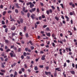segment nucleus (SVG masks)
<instances>
[{
  "instance_id": "9",
  "label": "nucleus",
  "mask_w": 77,
  "mask_h": 77,
  "mask_svg": "<svg viewBox=\"0 0 77 77\" xmlns=\"http://www.w3.org/2000/svg\"><path fill=\"white\" fill-rule=\"evenodd\" d=\"M11 30H15V27L14 26V27H12L11 28Z\"/></svg>"
},
{
  "instance_id": "10",
  "label": "nucleus",
  "mask_w": 77,
  "mask_h": 77,
  "mask_svg": "<svg viewBox=\"0 0 77 77\" xmlns=\"http://www.w3.org/2000/svg\"><path fill=\"white\" fill-rule=\"evenodd\" d=\"M34 69L35 70V71H37V70H38V68L37 66H35L34 67Z\"/></svg>"
},
{
  "instance_id": "36",
  "label": "nucleus",
  "mask_w": 77,
  "mask_h": 77,
  "mask_svg": "<svg viewBox=\"0 0 77 77\" xmlns=\"http://www.w3.org/2000/svg\"><path fill=\"white\" fill-rule=\"evenodd\" d=\"M29 50V48H25V50L26 51H28Z\"/></svg>"
},
{
  "instance_id": "59",
  "label": "nucleus",
  "mask_w": 77,
  "mask_h": 77,
  "mask_svg": "<svg viewBox=\"0 0 77 77\" xmlns=\"http://www.w3.org/2000/svg\"><path fill=\"white\" fill-rule=\"evenodd\" d=\"M21 57L22 59H24V56L23 55H22Z\"/></svg>"
},
{
  "instance_id": "29",
  "label": "nucleus",
  "mask_w": 77,
  "mask_h": 77,
  "mask_svg": "<svg viewBox=\"0 0 77 77\" xmlns=\"http://www.w3.org/2000/svg\"><path fill=\"white\" fill-rule=\"evenodd\" d=\"M3 8V6L2 5H1L0 6V8L1 9H2V8Z\"/></svg>"
},
{
  "instance_id": "45",
  "label": "nucleus",
  "mask_w": 77,
  "mask_h": 77,
  "mask_svg": "<svg viewBox=\"0 0 77 77\" xmlns=\"http://www.w3.org/2000/svg\"><path fill=\"white\" fill-rule=\"evenodd\" d=\"M64 67H66V63H65L64 64V65H63Z\"/></svg>"
},
{
  "instance_id": "48",
  "label": "nucleus",
  "mask_w": 77,
  "mask_h": 77,
  "mask_svg": "<svg viewBox=\"0 0 77 77\" xmlns=\"http://www.w3.org/2000/svg\"><path fill=\"white\" fill-rule=\"evenodd\" d=\"M52 36L53 38H54V37L55 36V35L54 34H53L52 35Z\"/></svg>"
},
{
  "instance_id": "44",
  "label": "nucleus",
  "mask_w": 77,
  "mask_h": 77,
  "mask_svg": "<svg viewBox=\"0 0 77 77\" xmlns=\"http://www.w3.org/2000/svg\"><path fill=\"white\" fill-rule=\"evenodd\" d=\"M22 34H23V33H22V32H20V35L21 36H23V35H22Z\"/></svg>"
},
{
  "instance_id": "46",
  "label": "nucleus",
  "mask_w": 77,
  "mask_h": 77,
  "mask_svg": "<svg viewBox=\"0 0 77 77\" xmlns=\"http://www.w3.org/2000/svg\"><path fill=\"white\" fill-rule=\"evenodd\" d=\"M14 75H17V72L16 71H15L14 73Z\"/></svg>"
},
{
  "instance_id": "31",
  "label": "nucleus",
  "mask_w": 77,
  "mask_h": 77,
  "mask_svg": "<svg viewBox=\"0 0 77 77\" xmlns=\"http://www.w3.org/2000/svg\"><path fill=\"white\" fill-rule=\"evenodd\" d=\"M63 25L62 23L61 22H60V26H62Z\"/></svg>"
},
{
  "instance_id": "58",
  "label": "nucleus",
  "mask_w": 77,
  "mask_h": 77,
  "mask_svg": "<svg viewBox=\"0 0 77 77\" xmlns=\"http://www.w3.org/2000/svg\"><path fill=\"white\" fill-rule=\"evenodd\" d=\"M0 75H4V73L0 72Z\"/></svg>"
},
{
  "instance_id": "60",
  "label": "nucleus",
  "mask_w": 77,
  "mask_h": 77,
  "mask_svg": "<svg viewBox=\"0 0 77 77\" xmlns=\"http://www.w3.org/2000/svg\"><path fill=\"white\" fill-rule=\"evenodd\" d=\"M40 54H43L44 53V52L42 51H41L40 52Z\"/></svg>"
},
{
  "instance_id": "28",
  "label": "nucleus",
  "mask_w": 77,
  "mask_h": 77,
  "mask_svg": "<svg viewBox=\"0 0 77 77\" xmlns=\"http://www.w3.org/2000/svg\"><path fill=\"white\" fill-rule=\"evenodd\" d=\"M29 43H30V44H31V45H33V44H32V42L30 40L29 41Z\"/></svg>"
},
{
  "instance_id": "26",
  "label": "nucleus",
  "mask_w": 77,
  "mask_h": 77,
  "mask_svg": "<svg viewBox=\"0 0 77 77\" xmlns=\"http://www.w3.org/2000/svg\"><path fill=\"white\" fill-rule=\"evenodd\" d=\"M23 29H24V32H26V26H25L23 28Z\"/></svg>"
},
{
  "instance_id": "39",
  "label": "nucleus",
  "mask_w": 77,
  "mask_h": 77,
  "mask_svg": "<svg viewBox=\"0 0 77 77\" xmlns=\"http://www.w3.org/2000/svg\"><path fill=\"white\" fill-rule=\"evenodd\" d=\"M31 50H34V47H33V46H31Z\"/></svg>"
},
{
  "instance_id": "13",
  "label": "nucleus",
  "mask_w": 77,
  "mask_h": 77,
  "mask_svg": "<svg viewBox=\"0 0 77 77\" xmlns=\"http://www.w3.org/2000/svg\"><path fill=\"white\" fill-rule=\"evenodd\" d=\"M20 20L21 23H23V20L21 18L20 19Z\"/></svg>"
},
{
  "instance_id": "14",
  "label": "nucleus",
  "mask_w": 77,
  "mask_h": 77,
  "mask_svg": "<svg viewBox=\"0 0 77 77\" xmlns=\"http://www.w3.org/2000/svg\"><path fill=\"white\" fill-rule=\"evenodd\" d=\"M46 35L48 36H49V37H50V33H46Z\"/></svg>"
},
{
  "instance_id": "20",
  "label": "nucleus",
  "mask_w": 77,
  "mask_h": 77,
  "mask_svg": "<svg viewBox=\"0 0 77 77\" xmlns=\"http://www.w3.org/2000/svg\"><path fill=\"white\" fill-rule=\"evenodd\" d=\"M55 18L56 19V20H57V21H59V19L58 17H55Z\"/></svg>"
},
{
  "instance_id": "43",
  "label": "nucleus",
  "mask_w": 77,
  "mask_h": 77,
  "mask_svg": "<svg viewBox=\"0 0 77 77\" xmlns=\"http://www.w3.org/2000/svg\"><path fill=\"white\" fill-rule=\"evenodd\" d=\"M60 6H61L62 7L63 9V8H63V4H60Z\"/></svg>"
},
{
  "instance_id": "4",
  "label": "nucleus",
  "mask_w": 77,
  "mask_h": 77,
  "mask_svg": "<svg viewBox=\"0 0 77 77\" xmlns=\"http://www.w3.org/2000/svg\"><path fill=\"white\" fill-rule=\"evenodd\" d=\"M60 69V68H55V69L56 71L57 70L58 71H61V69Z\"/></svg>"
},
{
  "instance_id": "32",
  "label": "nucleus",
  "mask_w": 77,
  "mask_h": 77,
  "mask_svg": "<svg viewBox=\"0 0 77 77\" xmlns=\"http://www.w3.org/2000/svg\"><path fill=\"white\" fill-rule=\"evenodd\" d=\"M8 28H6L5 29V32H6V33H7V32H8Z\"/></svg>"
},
{
  "instance_id": "27",
  "label": "nucleus",
  "mask_w": 77,
  "mask_h": 77,
  "mask_svg": "<svg viewBox=\"0 0 77 77\" xmlns=\"http://www.w3.org/2000/svg\"><path fill=\"white\" fill-rule=\"evenodd\" d=\"M47 26V25H45L43 26V28H44V29L45 28V27H46Z\"/></svg>"
},
{
  "instance_id": "30",
  "label": "nucleus",
  "mask_w": 77,
  "mask_h": 77,
  "mask_svg": "<svg viewBox=\"0 0 77 77\" xmlns=\"http://www.w3.org/2000/svg\"><path fill=\"white\" fill-rule=\"evenodd\" d=\"M46 70H48L49 69V67L48 66H46L45 67Z\"/></svg>"
},
{
  "instance_id": "11",
  "label": "nucleus",
  "mask_w": 77,
  "mask_h": 77,
  "mask_svg": "<svg viewBox=\"0 0 77 77\" xmlns=\"http://www.w3.org/2000/svg\"><path fill=\"white\" fill-rule=\"evenodd\" d=\"M31 4H32V2H28L26 3V5H27V6H29V5H31Z\"/></svg>"
},
{
  "instance_id": "52",
  "label": "nucleus",
  "mask_w": 77,
  "mask_h": 77,
  "mask_svg": "<svg viewBox=\"0 0 77 77\" xmlns=\"http://www.w3.org/2000/svg\"><path fill=\"white\" fill-rule=\"evenodd\" d=\"M72 65L73 68H74L75 67V65H74V63H72Z\"/></svg>"
},
{
  "instance_id": "1",
  "label": "nucleus",
  "mask_w": 77,
  "mask_h": 77,
  "mask_svg": "<svg viewBox=\"0 0 77 77\" xmlns=\"http://www.w3.org/2000/svg\"><path fill=\"white\" fill-rule=\"evenodd\" d=\"M23 12H24L25 13H26L28 12V10H26V8L25 7L23 8Z\"/></svg>"
},
{
  "instance_id": "19",
  "label": "nucleus",
  "mask_w": 77,
  "mask_h": 77,
  "mask_svg": "<svg viewBox=\"0 0 77 77\" xmlns=\"http://www.w3.org/2000/svg\"><path fill=\"white\" fill-rule=\"evenodd\" d=\"M21 69L22 71H23V72H24V71H25V69H24L23 68H22Z\"/></svg>"
},
{
  "instance_id": "63",
  "label": "nucleus",
  "mask_w": 77,
  "mask_h": 77,
  "mask_svg": "<svg viewBox=\"0 0 77 77\" xmlns=\"http://www.w3.org/2000/svg\"><path fill=\"white\" fill-rule=\"evenodd\" d=\"M45 74H46V75H48V72H47L45 71Z\"/></svg>"
},
{
  "instance_id": "16",
  "label": "nucleus",
  "mask_w": 77,
  "mask_h": 77,
  "mask_svg": "<svg viewBox=\"0 0 77 77\" xmlns=\"http://www.w3.org/2000/svg\"><path fill=\"white\" fill-rule=\"evenodd\" d=\"M23 55L24 56L26 57V56H27V53H26V52H24L23 53Z\"/></svg>"
},
{
  "instance_id": "42",
  "label": "nucleus",
  "mask_w": 77,
  "mask_h": 77,
  "mask_svg": "<svg viewBox=\"0 0 77 77\" xmlns=\"http://www.w3.org/2000/svg\"><path fill=\"white\" fill-rule=\"evenodd\" d=\"M31 18H32V20H34V17L33 16V15H31Z\"/></svg>"
},
{
  "instance_id": "5",
  "label": "nucleus",
  "mask_w": 77,
  "mask_h": 77,
  "mask_svg": "<svg viewBox=\"0 0 77 77\" xmlns=\"http://www.w3.org/2000/svg\"><path fill=\"white\" fill-rule=\"evenodd\" d=\"M34 4H32H32L30 5V8H32L33 7H34Z\"/></svg>"
},
{
  "instance_id": "37",
  "label": "nucleus",
  "mask_w": 77,
  "mask_h": 77,
  "mask_svg": "<svg viewBox=\"0 0 77 77\" xmlns=\"http://www.w3.org/2000/svg\"><path fill=\"white\" fill-rule=\"evenodd\" d=\"M26 59H30V57L27 56L26 57Z\"/></svg>"
},
{
  "instance_id": "34",
  "label": "nucleus",
  "mask_w": 77,
  "mask_h": 77,
  "mask_svg": "<svg viewBox=\"0 0 77 77\" xmlns=\"http://www.w3.org/2000/svg\"><path fill=\"white\" fill-rule=\"evenodd\" d=\"M27 15L28 17V18H29L30 17V13H28L27 14Z\"/></svg>"
},
{
  "instance_id": "38",
  "label": "nucleus",
  "mask_w": 77,
  "mask_h": 77,
  "mask_svg": "<svg viewBox=\"0 0 77 77\" xmlns=\"http://www.w3.org/2000/svg\"><path fill=\"white\" fill-rule=\"evenodd\" d=\"M10 54L11 55V57H13V54L12 53H10Z\"/></svg>"
},
{
  "instance_id": "24",
  "label": "nucleus",
  "mask_w": 77,
  "mask_h": 77,
  "mask_svg": "<svg viewBox=\"0 0 77 77\" xmlns=\"http://www.w3.org/2000/svg\"><path fill=\"white\" fill-rule=\"evenodd\" d=\"M52 45L53 47H55V44H54V43H52Z\"/></svg>"
},
{
  "instance_id": "35",
  "label": "nucleus",
  "mask_w": 77,
  "mask_h": 77,
  "mask_svg": "<svg viewBox=\"0 0 77 77\" xmlns=\"http://www.w3.org/2000/svg\"><path fill=\"white\" fill-rule=\"evenodd\" d=\"M49 12H50V13H51H51H52L53 11H52V10H51V9H49Z\"/></svg>"
},
{
  "instance_id": "8",
  "label": "nucleus",
  "mask_w": 77,
  "mask_h": 77,
  "mask_svg": "<svg viewBox=\"0 0 77 77\" xmlns=\"http://www.w3.org/2000/svg\"><path fill=\"white\" fill-rule=\"evenodd\" d=\"M16 64H17V63H13L11 66L12 68H13V67H14V66H15V65H16Z\"/></svg>"
},
{
  "instance_id": "33",
  "label": "nucleus",
  "mask_w": 77,
  "mask_h": 77,
  "mask_svg": "<svg viewBox=\"0 0 77 77\" xmlns=\"http://www.w3.org/2000/svg\"><path fill=\"white\" fill-rule=\"evenodd\" d=\"M46 30L47 31H49L50 30V28L48 27H47L46 28Z\"/></svg>"
},
{
  "instance_id": "55",
  "label": "nucleus",
  "mask_w": 77,
  "mask_h": 77,
  "mask_svg": "<svg viewBox=\"0 0 77 77\" xmlns=\"http://www.w3.org/2000/svg\"><path fill=\"white\" fill-rule=\"evenodd\" d=\"M21 14L23 15H24V12H23V11H21Z\"/></svg>"
},
{
  "instance_id": "15",
  "label": "nucleus",
  "mask_w": 77,
  "mask_h": 77,
  "mask_svg": "<svg viewBox=\"0 0 77 77\" xmlns=\"http://www.w3.org/2000/svg\"><path fill=\"white\" fill-rule=\"evenodd\" d=\"M17 35V34H16V33H15L12 32V35L13 36H15V35Z\"/></svg>"
},
{
  "instance_id": "64",
  "label": "nucleus",
  "mask_w": 77,
  "mask_h": 77,
  "mask_svg": "<svg viewBox=\"0 0 77 77\" xmlns=\"http://www.w3.org/2000/svg\"><path fill=\"white\" fill-rule=\"evenodd\" d=\"M13 49L14 50H17V48H16V47H14V48Z\"/></svg>"
},
{
  "instance_id": "61",
  "label": "nucleus",
  "mask_w": 77,
  "mask_h": 77,
  "mask_svg": "<svg viewBox=\"0 0 77 77\" xmlns=\"http://www.w3.org/2000/svg\"><path fill=\"white\" fill-rule=\"evenodd\" d=\"M39 67L40 68H43V67H44V66L43 65H40L39 66Z\"/></svg>"
},
{
  "instance_id": "12",
  "label": "nucleus",
  "mask_w": 77,
  "mask_h": 77,
  "mask_svg": "<svg viewBox=\"0 0 77 77\" xmlns=\"http://www.w3.org/2000/svg\"><path fill=\"white\" fill-rule=\"evenodd\" d=\"M31 10H32L33 12H34L35 11H36V8H32L31 9Z\"/></svg>"
},
{
  "instance_id": "7",
  "label": "nucleus",
  "mask_w": 77,
  "mask_h": 77,
  "mask_svg": "<svg viewBox=\"0 0 77 77\" xmlns=\"http://www.w3.org/2000/svg\"><path fill=\"white\" fill-rule=\"evenodd\" d=\"M16 6L17 8H18V9H19V8H20V7L18 5V3L16 4Z\"/></svg>"
},
{
  "instance_id": "3",
  "label": "nucleus",
  "mask_w": 77,
  "mask_h": 77,
  "mask_svg": "<svg viewBox=\"0 0 77 77\" xmlns=\"http://www.w3.org/2000/svg\"><path fill=\"white\" fill-rule=\"evenodd\" d=\"M68 50L69 51H71V48H66V51H68Z\"/></svg>"
},
{
  "instance_id": "51",
  "label": "nucleus",
  "mask_w": 77,
  "mask_h": 77,
  "mask_svg": "<svg viewBox=\"0 0 77 77\" xmlns=\"http://www.w3.org/2000/svg\"><path fill=\"white\" fill-rule=\"evenodd\" d=\"M62 41H63V42H66V40H65V39L62 40Z\"/></svg>"
},
{
  "instance_id": "50",
  "label": "nucleus",
  "mask_w": 77,
  "mask_h": 77,
  "mask_svg": "<svg viewBox=\"0 0 77 77\" xmlns=\"http://www.w3.org/2000/svg\"><path fill=\"white\" fill-rule=\"evenodd\" d=\"M21 48H19L18 49V52H20V51H21Z\"/></svg>"
},
{
  "instance_id": "21",
  "label": "nucleus",
  "mask_w": 77,
  "mask_h": 77,
  "mask_svg": "<svg viewBox=\"0 0 77 77\" xmlns=\"http://www.w3.org/2000/svg\"><path fill=\"white\" fill-rule=\"evenodd\" d=\"M25 68H27V65L26 64H24Z\"/></svg>"
},
{
  "instance_id": "40",
  "label": "nucleus",
  "mask_w": 77,
  "mask_h": 77,
  "mask_svg": "<svg viewBox=\"0 0 77 77\" xmlns=\"http://www.w3.org/2000/svg\"><path fill=\"white\" fill-rule=\"evenodd\" d=\"M2 24H3V25H4L5 24V23L4 20L2 21Z\"/></svg>"
},
{
  "instance_id": "49",
  "label": "nucleus",
  "mask_w": 77,
  "mask_h": 77,
  "mask_svg": "<svg viewBox=\"0 0 77 77\" xmlns=\"http://www.w3.org/2000/svg\"><path fill=\"white\" fill-rule=\"evenodd\" d=\"M5 42H6V43H8L9 42V40H5Z\"/></svg>"
},
{
  "instance_id": "54",
  "label": "nucleus",
  "mask_w": 77,
  "mask_h": 77,
  "mask_svg": "<svg viewBox=\"0 0 77 77\" xmlns=\"http://www.w3.org/2000/svg\"><path fill=\"white\" fill-rule=\"evenodd\" d=\"M36 11L37 12H39V8H37L36 9Z\"/></svg>"
},
{
  "instance_id": "41",
  "label": "nucleus",
  "mask_w": 77,
  "mask_h": 77,
  "mask_svg": "<svg viewBox=\"0 0 77 77\" xmlns=\"http://www.w3.org/2000/svg\"><path fill=\"white\" fill-rule=\"evenodd\" d=\"M17 22L18 23V24H21L20 21L19 20H17Z\"/></svg>"
},
{
  "instance_id": "23",
  "label": "nucleus",
  "mask_w": 77,
  "mask_h": 77,
  "mask_svg": "<svg viewBox=\"0 0 77 77\" xmlns=\"http://www.w3.org/2000/svg\"><path fill=\"white\" fill-rule=\"evenodd\" d=\"M1 72H6V71L5 70H1Z\"/></svg>"
},
{
  "instance_id": "56",
  "label": "nucleus",
  "mask_w": 77,
  "mask_h": 77,
  "mask_svg": "<svg viewBox=\"0 0 77 77\" xmlns=\"http://www.w3.org/2000/svg\"><path fill=\"white\" fill-rule=\"evenodd\" d=\"M10 51V49H7L6 50V52H7L8 53V51Z\"/></svg>"
},
{
  "instance_id": "18",
  "label": "nucleus",
  "mask_w": 77,
  "mask_h": 77,
  "mask_svg": "<svg viewBox=\"0 0 77 77\" xmlns=\"http://www.w3.org/2000/svg\"><path fill=\"white\" fill-rule=\"evenodd\" d=\"M25 36L26 38H28L29 37V34H28V33H26L25 35Z\"/></svg>"
},
{
  "instance_id": "53",
  "label": "nucleus",
  "mask_w": 77,
  "mask_h": 77,
  "mask_svg": "<svg viewBox=\"0 0 77 77\" xmlns=\"http://www.w3.org/2000/svg\"><path fill=\"white\" fill-rule=\"evenodd\" d=\"M51 8L53 9H55V8H54V7L53 6H51Z\"/></svg>"
},
{
  "instance_id": "2",
  "label": "nucleus",
  "mask_w": 77,
  "mask_h": 77,
  "mask_svg": "<svg viewBox=\"0 0 77 77\" xmlns=\"http://www.w3.org/2000/svg\"><path fill=\"white\" fill-rule=\"evenodd\" d=\"M45 55H43L42 56V57L41 58V60H44L45 59Z\"/></svg>"
},
{
  "instance_id": "57",
  "label": "nucleus",
  "mask_w": 77,
  "mask_h": 77,
  "mask_svg": "<svg viewBox=\"0 0 77 77\" xmlns=\"http://www.w3.org/2000/svg\"><path fill=\"white\" fill-rule=\"evenodd\" d=\"M42 18H45V17L44 15H42Z\"/></svg>"
},
{
  "instance_id": "17",
  "label": "nucleus",
  "mask_w": 77,
  "mask_h": 77,
  "mask_svg": "<svg viewBox=\"0 0 77 77\" xmlns=\"http://www.w3.org/2000/svg\"><path fill=\"white\" fill-rule=\"evenodd\" d=\"M46 13L47 15H49L50 14V12H49V11L48 10L46 11Z\"/></svg>"
},
{
  "instance_id": "47",
  "label": "nucleus",
  "mask_w": 77,
  "mask_h": 77,
  "mask_svg": "<svg viewBox=\"0 0 77 77\" xmlns=\"http://www.w3.org/2000/svg\"><path fill=\"white\" fill-rule=\"evenodd\" d=\"M19 2H21V3H24V1H22L21 0H19Z\"/></svg>"
},
{
  "instance_id": "25",
  "label": "nucleus",
  "mask_w": 77,
  "mask_h": 77,
  "mask_svg": "<svg viewBox=\"0 0 77 77\" xmlns=\"http://www.w3.org/2000/svg\"><path fill=\"white\" fill-rule=\"evenodd\" d=\"M6 11H4L3 13V16L5 15V14H6Z\"/></svg>"
},
{
  "instance_id": "6",
  "label": "nucleus",
  "mask_w": 77,
  "mask_h": 77,
  "mask_svg": "<svg viewBox=\"0 0 77 77\" xmlns=\"http://www.w3.org/2000/svg\"><path fill=\"white\" fill-rule=\"evenodd\" d=\"M70 72H71V74H75V72L74 71H70Z\"/></svg>"
},
{
  "instance_id": "22",
  "label": "nucleus",
  "mask_w": 77,
  "mask_h": 77,
  "mask_svg": "<svg viewBox=\"0 0 77 77\" xmlns=\"http://www.w3.org/2000/svg\"><path fill=\"white\" fill-rule=\"evenodd\" d=\"M15 11L16 13H18V10L17 9H15Z\"/></svg>"
},
{
  "instance_id": "62",
  "label": "nucleus",
  "mask_w": 77,
  "mask_h": 77,
  "mask_svg": "<svg viewBox=\"0 0 77 77\" xmlns=\"http://www.w3.org/2000/svg\"><path fill=\"white\" fill-rule=\"evenodd\" d=\"M8 14H10V13H12V11H9L8 12Z\"/></svg>"
}]
</instances>
